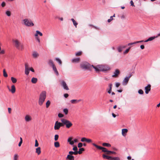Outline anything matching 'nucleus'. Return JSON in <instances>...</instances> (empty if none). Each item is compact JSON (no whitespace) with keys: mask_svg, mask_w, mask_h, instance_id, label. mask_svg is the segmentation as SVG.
Masks as SVG:
<instances>
[{"mask_svg":"<svg viewBox=\"0 0 160 160\" xmlns=\"http://www.w3.org/2000/svg\"><path fill=\"white\" fill-rule=\"evenodd\" d=\"M92 67L95 69V70L96 72H104L110 70L109 67L107 65H99L96 66L92 65Z\"/></svg>","mask_w":160,"mask_h":160,"instance_id":"nucleus-1","label":"nucleus"},{"mask_svg":"<svg viewBox=\"0 0 160 160\" xmlns=\"http://www.w3.org/2000/svg\"><path fill=\"white\" fill-rule=\"evenodd\" d=\"M46 98V92L45 91H42L40 94L38 100V104L42 106Z\"/></svg>","mask_w":160,"mask_h":160,"instance_id":"nucleus-2","label":"nucleus"},{"mask_svg":"<svg viewBox=\"0 0 160 160\" xmlns=\"http://www.w3.org/2000/svg\"><path fill=\"white\" fill-rule=\"evenodd\" d=\"M12 42L14 43L16 48L19 50L22 51L24 49V46L20 41L18 39H13Z\"/></svg>","mask_w":160,"mask_h":160,"instance_id":"nucleus-3","label":"nucleus"},{"mask_svg":"<svg viewBox=\"0 0 160 160\" xmlns=\"http://www.w3.org/2000/svg\"><path fill=\"white\" fill-rule=\"evenodd\" d=\"M61 121L63 124L66 125L67 128H69L72 125V124L70 121L66 119H62Z\"/></svg>","mask_w":160,"mask_h":160,"instance_id":"nucleus-4","label":"nucleus"},{"mask_svg":"<svg viewBox=\"0 0 160 160\" xmlns=\"http://www.w3.org/2000/svg\"><path fill=\"white\" fill-rule=\"evenodd\" d=\"M24 24L28 27H32L34 26L33 22L30 20L26 18L22 20Z\"/></svg>","mask_w":160,"mask_h":160,"instance_id":"nucleus-5","label":"nucleus"},{"mask_svg":"<svg viewBox=\"0 0 160 160\" xmlns=\"http://www.w3.org/2000/svg\"><path fill=\"white\" fill-rule=\"evenodd\" d=\"M80 66L82 69H89L92 67V66L87 62L82 63L81 64Z\"/></svg>","mask_w":160,"mask_h":160,"instance_id":"nucleus-6","label":"nucleus"},{"mask_svg":"<svg viewBox=\"0 0 160 160\" xmlns=\"http://www.w3.org/2000/svg\"><path fill=\"white\" fill-rule=\"evenodd\" d=\"M92 145L95 146L96 148L98 149L102 150V152H106V153L108 152V150L107 149L105 148L99 146L94 143H92Z\"/></svg>","mask_w":160,"mask_h":160,"instance_id":"nucleus-7","label":"nucleus"},{"mask_svg":"<svg viewBox=\"0 0 160 160\" xmlns=\"http://www.w3.org/2000/svg\"><path fill=\"white\" fill-rule=\"evenodd\" d=\"M132 76L131 74H130L128 77H126L123 80L122 82V84L123 85H126L128 83L129 78Z\"/></svg>","mask_w":160,"mask_h":160,"instance_id":"nucleus-8","label":"nucleus"},{"mask_svg":"<svg viewBox=\"0 0 160 160\" xmlns=\"http://www.w3.org/2000/svg\"><path fill=\"white\" fill-rule=\"evenodd\" d=\"M61 84L64 89L67 90H69V88L65 81H62L61 82Z\"/></svg>","mask_w":160,"mask_h":160,"instance_id":"nucleus-9","label":"nucleus"},{"mask_svg":"<svg viewBox=\"0 0 160 160\" xmlns=\"http://www.w3.org/2000/svg\"><path fill=\"white\" fill-rule=\"evenodd\" d=\"M151 86L150 84H148L147 86L145 88V92L146 94L148 93L151 90Z\"/></svg>","mask_w":160,"mask_h":160,"instance_id":"nucleus-10","label":"nucleus"},{"mask_svg":"<svg viewBox=\"0 0 160 160\" xmlns=\"http://www.w3.org/2000/svg\"><path fill=\"white\" fill-rule=\"evenodd\" d=\"M120 74V71L118 69H116L114 73V74L112 76V77H117L118 76V75Z\"/></svg>","mask_w":160,"mask_h":160,"instance_id":"nucleus-11","label":"nucleus"},{"mask_svg":"<svg viewBox=\"0 0 160 160\" xmlns=\"http://www.w3.org/2000/svg\"><path fill=\"white\" fill-rule=\"evenodd\" d=\"M25 120L26 122H29L32 120V118L30 115H27L25 117Z\"/></svg>","mask_w":160,"mask_h":160,"instance_id":"nucleus-12","label":"nucleus"},{"mask_svg":"<svg viewBox=\"0 0 160 160\" xmlns=\"http://www.w3.org/2000/svg\"><path fill=\"white\" fill-rule=\"evenodd\" d=\"M60 123H59V122L57 121L56 122L54 127V129L55 130H58L59 129L60 127Z\"/></svg>","mask_w":160,"mask_h":160,"instance_id":"nucleus-13","label":"nucleus"},{"mask_svg":"<svg viewBox=\"0 0 160 160\" xmlns=\"http://www.w3.org/2000/svg\"><path fill=\"white\" fill-rule=\"evenodd\" d=\"M9 91H11L12 93H14L16 91V88L14 85H13L11 86V89L8 88Z\"/></svg>","mask_w":160,"mask_h":160,"instance_id":"nucleus-14","label":"nucleus"},{"mask_svg":"<svg viewBox=\"0 0 160 160\" xmlns=\"http://www.w3.org/2000/svg\"><path fill=\"white\" fill-rule=\"evenodd\" d=\"M80 61V58H73L72 60V62L73 63H78Z\"/></svg>","mask_w":160,"mask_h":160,"instance_id":"nucleus-15","label":"nucleus"},{"mask_svg":"<svg viewBox=\"0 0 160 160\" xmlns=\"http://www.w3.org/2000/svg\"><path fill=\"white\" fill-rule=\"evenodd\" d=\"M128 130L127 129H123L122 130V135L123 136H125L126 135V133L128 132Z\"/></svg>","mask_w":160,"mask_h":160,"instance_id":"nucleus-16","label":"nucleus"},{"mask_svg":"<svg viewBox=\"0 0 160 160\" xmlns=\"http://www.w3.org/2000/svg\"><path fill=\"white\" fill-rule=\"evenodd\" d=\"M81 101V100L72 99L70 101L71 102L72 104H76L78 103Z\"/></svg>","mask_w":160,"mask_h":160,"instance_id":"nucleus-17","label":"nucleus"},{"mask_svg":"<svg viewBox=\"0 0 160 160\" xmlns=\"http://www.w3.org/2000/svg\"><path fill=\"white\" fill-rule=\"evenodd\" d=\"M72 138L71 137H69L68 139V142H69V144L72 145L74 144V142L72 141Z\"/></svg>","mask_w":160,"mask_h":160,"instance_id":"nucleus-18","label":"nucleus"},{"mask_svg":"<svg viewBox=\"0 0 160 160\" xmlns=\"http://www.w3.org/2000/svg\"><path fill=\"white\" fill-rule=\"evenodd\" d=\"M32 56L34 58H37L39 55V54L36 52L34 51L32 53Z\"/></svg>","mask_w":160,"mask_h":160,"instance_id":"nucleus-19","label":"nucleus"},{"mask_svg":"<svg viewBox=\"0 0 160 160\" xmlns=\"http://www.w3.org/2000/svg\"><path fill=\"white\" fill-rule=\"evenodd\" d=\"M111 156L108 155H107L105 154H103L102 155V157L103 158H106L108 160H110L111 158Z\"/></svg>","mask_w":160,"mask_h":160,"instance_id":"nucleus-20","label":"nucleus"},{"mask_svg":"<svg viewBox=\"0 0 160 160\" xmlns=\"http://www.w3.org/2000/svg\"><path fill=\"white\" fill-rule=\"evenodd\" d=\"M53 70L55 72L57 75H58V72L57 69L56 68L55 65H53V66L52 67Z\"/></svg>","mask_w":160,"mask_h":160,"instance_id":"nucleus-21","label":"nucleus"},{"mask_svg":"<svg viewBox=\"0 0 160 160\" xmlns=\"http://www.w3.org/2000/svg\"><path fill=\"white\" fill-rule=\"evenodd\" d=\"M36 153H37L38 155H39L41 153V148L39 147L36 149Z\"/></svg>","mask_w":160,"mask_h":160,"instance_id":"nucleus-22","label":"nucleus"},{"mask_svg":"<svg viewBox=\"0 0 160 160\" xmlns=\"http://www.w3.org/2000/svg\"><path fill=\"white\" fill-rule=\"evenodd\" d=\"M38 81L36 78H32L31 79V82L33 83H36Z\"/></svg>","mask_w":160,"mask_h":160,"instance_id":"nucleus-23","label":"nucleus"},{"mask_svg":"<svg viewBox=\"0 0 160 160\" xmlns=\"http://www.w3.org/2000/svg\"><path fill=\"white\" fill-rule=\"evenodd\" d=\"M69 154H70L72 155H73V154L76 155L78 154V151H74V152L69 151Z\"/></svg>","mask_w":160,"mask_h":160,"instance_id":"nucleus-24","label":"nucleus"},{"mask_svg":"<svg viewBox=\"0 0 160 160\" xmlns=\"http://www.w3.org/2000/svg\"><path fill=\"white\" fill-rule=\"evenodd\" d=\"M84 151V149L83 148H81L79 149V151H78V154H81L82 153V152Z\"/></svg>","mask_w":160,"mask_h":160,"instance_id":"nucleus-25","label":"nucleus"},{"mask_svg":"<svg viewBox=\"0 0 160 160\" xmlns=\"http://www.w3.org/2000/svg\"><path fill=\"white\" fill-rule=\"evenodd\" d=\"M11 80L12 82L14 83H16L17 81V79L13 77H11Z\"/></svg>","mask_w":160,"mask_h":160,"instance_id":"nucleus-26","label":"nucleus"},{"mask_svg":"<svg viewBox=\"0 0 160 160\" xmlns=\"http://www.w3.org/2000/svg\"><path fill=\"white\" fill-rule=\"evenodd\" d=\"M55 60L57 62L59 65H61L62 64V62L61 60L58 58H55Z\"/></svg>","mask_w":160,"mask_h":160,"instance_id":"nucleus-27","label":"nucleus"},{"mask_svg":"<svg viewBox=\"0 0 160 160\" xmlns=\"http://www.w3.org/2000/svg\"><path fill=\"white\" fill-rule=\"evenodd\" d=\"M102 145L104 146H106L108 147H110L111 146V145L110 144L107 143H103L102 144Z\"/></svg>","mask_w":160,"mask_h":160,"instance_id":"nucleus-28","label":"nucleus"},{"mask_svg":"<svg viewBox=\"0 0 160 160\" xmlns=\"http://www.w3.org/2000/svg\"><path fill=\"white\" fill-rule=\"evenodd\" d=\"M116 152H114V151H109L108 150V152L106 153L107 154L110 155L111 154H116Z\"/></svg>","mask_w":160,"mask_h":160,"instance_id":"nucleus-29","label":"nucleus"},{"mask_svg":"<svg viewBox=\"0 0 160 160\" xmlns=\"http://www.w3.org/2000/svg\"><path fill=\"white\" fill-rule=\"evenodd\" d=\"M71 20L72 22L73 25L75 26L76 28L77 25H78V23L73 18H72Z\"/></svg>","mask_w":160,"mask_h":160,"instance_id":"nucleus-30","label":"nucleus"},{"mask_svg":"<svg viewBox=\"0 0 160 160\" xmlns=\"http://www.w3.org/2000/svg\"><path fill=\"white\" fill-rule=\"evenodd\" d=\"M110 160H120V159L118 157H111Z\"/></svg>","mask_w":160,"mask_h":160,"instance_id":"nucleus-31","label":"nucleus"},{"mask_svg":"<svg viewBox=\"0 0 160 160\" xmlns=\"http://www.w3.org/2000/svg\"><path fill=\"white\" fill-rule=\"evenodd\" d=\"M48 64L49 65L51 66L52 67L53 66V65H55L52 61L51 60H50L48 61Z\"/></svg>","mask_w":160,"mask_h":160,"instance_id":"nucleus-32","label":"nucleus"},{"mask_svg":"<svg viewBox=\"0 0 160 160\" xmlns=\"http://www.w3.org/2000/svg\"><path fill=\"white\" fill-rule=\"evenodd\" d=\"M30 71L29 69L25 68V73L26 75H28L29 74Z\"/></svg>","mask_w":160,"mask_h":160,"instance_id":"nucleus-33","label":"nucleus"},{"mask_svg":"<svg viewBox=\"0 0 160 160\" xmlns=\"http://www.w3.org/2000/svg\"><path fill=\"white\" fill-rule=\"evenodd\" d=\"M158 38V36L152 37H150L149 38H148V39L149 40V41H151L152 40H153L154 39L156 38Z\"/></svg>","mask_w":160,"mask_h":160,"instance_id":"nucleus-34","label":"nucleus"},{"mask_svg":"<svg viewBox=\"0 0 160 160\" xmlns=\"http://www.w3.org/2000/svg\"><path fill=\"white\" fill-rule=\"evenodd\" d=\"M54 146L56 148H58L60 146L59 143L58 142H54Z\"/></svg>","mask_w":160,"mask_h":160,"instance_id":"nucleus-35","label":"nucleus"},{"mask_svg":"<svg viewBox=\"0 0 160 160\" xmlns=\"http://www.w3.org/2000/svg\"><path fill=\"white\" fill-rule=\"evenodd\" d=\"M3 76L5 77H8V74H7V72H6V70H5V69H4L3 70Z\"/></svg>","mask_w":160,"mask_h":160,"instance_id":"nucleus-36","label":"nucleus"},{"mask_svg":"<svg viewBox=\"0 0 160 160\" xmlns=\"http://www.w3.org/2000/svg\"><path fill=\"white\" fill-rule=\"evenodd\" d=\"M51 103V102L49 100H48L47 101L46 103V107L47 108H48L50 106Z\"/></svg>","mask_w":160,"mask_h":160,"instance_id":"nucleus-37","label":"nucleus"},{"mask_svg":"<svg viewBox=\"0 0 160 160\" xmlns=\"http://www.w3.org/2000/svg\"><path fill=\"white\" fill-rule=\"evenodd\" d=\"M18 155L17 154H15L13 157V159L14 160H18Z\"/></svg>","mask_w":160,"mask_h":160,"instance_id":"nucleus-38","label":"nucleus"},{"mask_svg":"<svg viewBox=\"0 0 160 160\" xmlns=\"http://www.w3.org/2000/svg\"><path fill=\"white\" fill-rule=\"evenodd\" d=\"M63 112L66 115H67L68 113V110L67 108H64L63 110Z\"/></svg>","mask_w":160,"mask_h":160,"instance_id":"nucleus-39","label":"nucleus"},{"mask_svg":"<svg viewBox=\"0 0 160 160\" xmlns=\"http://www.w3.org/2000/svg\"><path fill=\"white\" fill-rule=\"evenodd\" d=\"M82 52L81 51H79L76 53L75 55L76 56H80L82 54Z\"/></svg>","mask_w":160,"mask_h":160,"instance_id":"nucleus-40","label":"nucleus"},{"mask_svg":"<svg viewBox=\"0 0 160 160\" xmlns=\"http://www.w3.org/2000/svg\"><path fill=\"white\" fill-rule=\"evenodd\" d=\"M119 52H121L122 50V48L120 46H119L117 48Z\"/></svg>","mask_w":160,"mask_h":160,"instance_id":"nucleus-41","label":"nucleus"},{"mask_svg":"<svg viewBox=\"0 0 160 160\" xmlns=\"http://www.w3.org/2000/svg\"><path fill=\"white\" fill-rule=\"evenodd\" d=\"M6 14L8 16H10L11 15V12L10 11H6Z\"/></svg>","mask_w":160,"mask_h":160,"instance_id":"nucleus-42","label":"nucleus"},{"mask_svg":"<svg viewBox=\"0 0 160 160\" xmlns=\"http://www.w3.org/2000/svg\"><path fill=\"white\" fill-rule=\"evenodd\" d=\"M138 93L140 94H142L143 93V91L142 89H139L138 91Z\"/></svg>","mask_w":160,"mask_h":160,"instance_id":"nucleus-43","label":"nucleus"},{"mask_svg":"<svg viewBox=\"0 0 160 160\" xmlns=\"http://www.w3.org/2000/svg\"><path fill=\"white\" fill-rule=\"evenodd\" d=\"M58 135L56 134L55 135L54 137V140L55 141H57L58 138Z\"/></svg>","mask_w":160,"mask_h":160,"instance_id":"nucleus-44","label":"nucleus"},{"mask_svg":"<svg viewBox=\"0 0 160 160\" xmlns=\"http://www.w3.org/2000/svg\"><path fill=\"white\" fill-rule=\"evenodd\" d=\"M83 146V144L81 142H79L78 144V147L79 148H81Z\"/></svg>","mask_w":160,"mask_h":160,"instance_id":"nucleus-45","label":"nucleus"},{"mask_svg":"<svg viewBox=\"0 0 160 160\" xmlns=\"http://www.w3.org/2000/svg\"><path fill=\"white\" fill-rule=\"evenodd\" d=\"M131 47H130L126 49L124 51V54L127 53L129 51Z\"/></svg>","mask_w":160,"mask_h":160,"instance_id":"nucleus-46","label":"nucleus"},{"mask_svg":"<svg viewBox=\"0 0 160 160\" xmlns=\"http://www.w3.org/2000/svg\"><path fill=\"white\" fill-rule=\"evenodd\" d=\"M36 32H37V33L40 36H42V34L39 31L37 30L36 31Z\"/></svg>","mask_w":160,"mask_h":160,"instance_id":"nucleus-47","label":"nucleus"},{"mask_svg":"<svg viewBox=\"0 0 160 160\" xmlns=\"http://www.w3.org/2000/svg\"><path fill=\"white\" fill-rule=\"evenodd\" d=\"M35 147H37L38 146L39 144H38V141L36 139L35 140Z\"/></svg>","mask_w":160,"mask_h":160,"instance_id":"nucleus-48","label":"nucleus"},{"mask_svg":"<svg viewBox=\"0 0 160 160\" xmlns=\"http://www.w3.org/2000/svg\"><path fill=\"white\" fill-rule=\"evenodd\" d=\"M86 138H82L81 139V141L82 142H86Z\"/></svg>","mask_w":160,"mask_h":160,"instance_id":"nucleus-49","label":"nucleus"},{"mask_svg":"<svg viewBox=\"0 0 160 160\" xmlns=\"http://www.w3.org/2000/svg\"><path fill=\"white\" fill-rule=\"evenodd\" d=\"M58 117L60 118H62L64 116V115L63 114L61 113H59L58 115Z\"/></svg>","mask_w":160,"mask_h":160,"instance_id":"nucleus-50","label":"nucleus"},{"mask_svg":"<svg viewBox=\"0 0 160 160\" xmlns=\"http://www.w3.org/2000/svg\"><path fill=\"white\" fill-rule=\"evenodd\" d=\"M78 149L77 146H75L72 148V150L75 151H78Z\"/></svg>","mask_w":160,"mask_h":160,"instance_id":"nucleus-51","label":"nucleus"},{"mask_svg":"<svg viewBox=\"0 0 160 160\" xmlns=\"http://www.w3.org/2000/svg\"><path fill=\"white\" fill-rule=\"evenodd\" d=\"M25 68H27V69H29L30 68H29L28 64L27 63H26L25 64Z\"/></svg>","mask_w":160,"mask_h":160,"instance_id":"nucleus-52","label":"nucleus"},{"mask_svg":"<svg viewBox=\"0 0 160 160\" xmlns=\"http://www.w3.org/2000/svg\"><path fill=\"white\" fill-rule=\"evenodd\" d=\"M92 141L91 139H89L86 138V142L89 143L92 142Z\"/></svg>","mask_w":160,"mask_h":160,"instance_id":"nucleus-53","label":"nucleus"},{"mask_svg":"<svg viewBox=\"0 0 160 160\" xmlns=\"http://www.w3.org/2000/svg\"><path fill=\"white\" fill-rule=\"evenodd\" d=\"M6 5L5 2H3L1 4V6L2 7H4Z\"/></svg>","mask_w":160,"mask_h":160,"instance_id":"nucleus-54","label":"nucleus"},{"mask_svg":"<svg viewBox=\"0 0 160 160\" xmlns=\"http://www.w3.org/2000/svg\"><path fill=\"white\" fill-rule=\"evenodd\" d=\"M113 19L112 16H111L110 18L108 20V22H110Z\"/></svg>","mask_w":160,"mask_h":160,"instance_id":"nucleus-55","label":"nucleus"},{"mask_svg":"<svg viewBox=\"0 0 160 160\" xmlns=\"http://www.w3.org/2000/svg\"><path fill=\"white\" fill-rule=\"evenodd\" d=\"M5 53V51L4 50H1L0 52V54H4Z\"/></svg>","mask_w":160,"mask_h":160,"instance_id":"nucleus-56","label":"nucleus"},{"mask_svg":"<svg viewBox=\"0 0 160 160\" xmlns=\"http://www.w3.org/2000/svg\"><path fill=\"white\" fill-rule=\"evenodd\" d=\"M136 44L135 42H134L129 43L128 44V45L130 46V45H133V44Z\"/></svg>","mask_w":160,"mask_h":160,"instance_id":"nucleus-57","label":"nucleus"},{"mask_svg":"<svg viewBox=\"0 0 160 160\" xmlns=\"http://www.w3.org/2000/svg\"><path fill=\"white\" fill-rule=\"evenodd\" d=\"M130 3L131 6H133V7L135 6L132 1V0L130 2Z\"/></svg>","mask_w":160,"mask_h":160,"instance_id":"nucleus-58","label":"nucleus"},{"mask_svg":"<svg viewBox=\"0 0 160 160\" xmlns=\"http://www.w3.org/2000/svg\"><path fill=\"white\" fill-rule=\"evenodd\" d=\"M8 112L9 113H11V108H8Z\"/></svg>","mask_w":160,"mask_h":160,"instance_id":"nucleus-59","label":"nucleus"},{"mask_svg":"<svg viewBox=\"0 0 160 160\" xmlns=\"http://www.w3.org/2000/svg\"><path fill=\"white\" fill-rule=\"evenodd\" d=\"M120 85V83L119 82H117L116 83L115 86L116 87H118Z\"/></svg>","mask_w":160,"mask_h":160,"instance_id":"nucleus-60","label":"nucleus"},{"mask_svg":"<svg viewBox=\"0 0 160 160\" xmlns=\"http://www.w3.org/2000/svg\"><path fill=\"white\" fill-rule=\"evenodd\" d=\"M144 42L143 40H141V41H136L135 42H136V43H141V42Z\"/></svg>","mask_w":160,"mask_h":160,"instance_id":"nucleus-61","label":"nucleus"},{"mask_svg":"<svg viewBox=\"0 0 160 160\" xmlns=\"http://www.w3.org/2000/svg\"><path fill=\"white\" fill-rule=\"evenodd\" d=\"M37 41L39 43H40V40L39 39V38L38 37H37L36 38Z\"/></svg>","mask_w":160,"mask_h":160,"instance_id":"nucleus-62","label":"nucleus"},{"mask_svg":"<svg viewBox=\"0 0 160 160\" xmlns=\"http://www.w3.org/2000/svg\"><path fill=\"white\" fill-rule=\"evenodd\" d=\"M64 96L65 98H67L68 96V94L67 93H65L64 94Z\"/></svg>","mask_w":160,"mask_h":160,"instance_id":"nucleus-63","label":"nucleus"},{"mask_svg":"<svg viewBox=\"0 0 160 160\" xmlns=\"http://www.w3.org/2000/svg\"><path fill=\"white\" fill-rule=\"evenodd\" d=\"M30 70L31 71L33 72H34V70L32 68H30Z\"/></svg>","mask_w":160,"mask_h":160,"instance_id":"nucleus-64","label":"nucleus"}]
</instances>
